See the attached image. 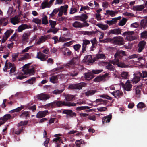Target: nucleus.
Instances as JSON below:
<instances>
[{"label": "nucleus", "instance_id": "obj_7", "mask_svg": "<svg viewBox=\"0 0 147 147\" xmlns=\"http://www.w3.org/2000/svg\"><path fill=\"white\" fill-rule=\"evenodd\" d=\"M86 85L85 83L80 82L75 84H71L68 86V88L70 90H80L82 87H85Z\"/></svg>", "mask_w": 147, "mask_h": 147}, {"label": "nucleus", "instance_id": "obj_60", "mask_svg": "<svg viewBox=\"0 0 147 147\" xmlns=\"http://www.w3.org/2000/svg\"><path fill=\"white\" fill-rule=\"evenodd\" d=\"M24 108V107L21 106L20 107H18V108L12 110L11 111L12 113L15 112H18L22 109Z\"/></svg>", "mask_w": 147, "mask_h": 147}, {"label": "nucleus", "instance_id": "obj_50", "mask_svg": "<svg viewBox=\"0 0 147 147\" xmlns=\"http://www.w3.org/2000/svg\"><path fill=\"white\" fill-rule=\"evenodd\" d=\"M141 37L147 40V31H144L141 33Z\"/></svg>", "mask_w": 147, "mask_h": 147}, {"label": "nucleus", "instance_id": "obj_18", "mask_svg": "<svg viewBox=\"0 0 147 147\" xmlns=\"http://www.w3.org/2000/svg\"><path fill=\"white\" fill-rule=\"evenodd\" d=\"M129 81V80H127V82L124 84L123 83L122 86L123 87L124 90L128 91L131 90V88L132 87V85L130 84Z\"/></svg>", "mask_w": 147, "mask_h": 147}, {"label": "nucleus", "instance_id": "obj_14", "mask_svg": "<svg viewBox=\"0 0 147 147\" xmlns=\"http://www.w3.org/2000/svg\"><path fill=\"white\" fill-rule=\"evenodd\" d=\"M63 77V75H53L50 78V81L53 83H57L58 82V80L60 79L61 80Z\"/></svg>", "mask_w": 147, "mask_h": 147}, {"label": "nucleus", "instance_id": "obj_51", "mask_svg": "<svg viewBox=\"0 0 147 147\" xmlns=\"http://www.w3.org/2000/svg\"><path fill=\"white\" fill-rule=\"evenodd\" d=\"M105 58V55L104 54L99 53L96 55L95 57L96 59H103Z\"/></svg>", "mask_w": 147, "mask_h": 147}, {"label": "nucleus", "instance_id": "obj_63", "mask_svg": "<svg viewBox=\"0 0 147 147\" xmlns=\"http://www.w3.org/2000/svg\"><path fill=\"white\" fill-rule=\"evenodd\" d=\"M23 73H21L20 75L16 77V78L18 79L22 80L26 77V76H23Z\"/></svg>", "mask_w": 147, "mask_h": 147}, {"label": "nucleus", "instance_id": "obj_47", "mask_svg": "<svg viewBox=\"0 0 147 147\" xmlns=\"http://www.w3.org/2000/svg\"><path fill=\"white\" fill-rule=\"evenodd\" d=\"M45 41V38L44 36H42L39 38L38 40L36 42V44L40 45L41 43L44 42Z\"/></svg>", "mask_w": 147, "mask_h": 147}, {"label": "nucleus", "instance_id": "obj_33", "mask_svg": "<svg viewBox=\"0 0 147 147\" xmlns=\"http://www.w3.org/2000/svg\"><path fill=\"white\" fill-rule=\"evenodd\" d=\"M72 26L75 28H82V23L80 22L76 21L72 24Z\"/></svg>", "mask_w": 147, "mask_h": 147}, {"label": "nucleus", "instance_id": "obj_10", "mask_svg": "<svg viewBox=\"0 0 147 147\" xmlns=\"http://www.w3.org/2000/svg\"><path fill=\"white\" fill-rule=\"evenodd\" d=\"M123 38L120 36L114 37L113 38V43L116 45H123Z\"/></svg>", "mask_w": 147, "mask_h": 147}, {"label": "nucleus", "instance_id": "obj_3", "mask_svg": "<svg viewBox=\"0 0 147 147\" xmlns=\"http://www.w3.org/2000/svg\"><path fill=\"white\" fill-rule=\"evenodd\" d=\"M69 104H65L64 102H62V101L55 100L53 102L46 104L45 106L46 107H51V108H55L56 107H62V105L69 106Z\"/></svg>", "mask_w": 147, "mask_h": 147}, {"label": "nucleus", "instance_id": "obj_20", "mask_svg": "<svg viewBox=\"0 0 147 147\" xmlns=\"http://www.w3.org/2000/svg\"><path fill=\"white\" fill-rule=\"evenodd\" d=\"M19 16L20 15H17L11 18L10 20L11 23L14 25L19 23L20 21Z\"/></svg>", "mask_w": 147, "mask_h": 147}, {"label": "nucleus", "instance_id": "obj_36", "mask_svg": "<svg viewBox=\"0 0 147 147\" xmlns=\"http://www.w3.org/2000/svg\"><path fill=\"white\" fill-rule=\"evenodd\" d=\"M76 17L80 18V20L83 22L86 21V20L88 18V16L84 14H82L80 16H76Z\"/></svg>", "mask_w": 147, "mask_h": 147}, {"label": "nucleus", "instance_id": "obj_35", "mask_svg": "<svg viewBox=\"0 0 147 147\" xmlns=\"http://www.w3.org/2000/svg\"><path fill=\"white\" fill-rule=\"evenodd\" d=\"M76 147H80L81 144H85L86 143V142H84L82 139L78 140H76L75 142Z\"/></svg>", "mask_w": 147, "mask_h": 147}, {"label": "nucleus", "instance_id": "obj_22", "mask_svg": "<svg viewBox=\"0 0 147 147\" xmlns=\"http://www.w3.org/2000/svg\"><path fill=\"white\" fill-rule=\"evenodd\" d=\"M48 113V111L47 110H45L43 111H39L36 115V117L40 118L45 117Z\"/></svg>", "mask_w": 147, "mask_h": 147}, {"label": "nucleus", "instance_id": "obj_53", "mask_svg": "<svg viewBox=\"0 0 147 147\" xmlns=\"http://www.w3.org/2000/svg\"><path fill=\"white\" fill-rule=\"evenodd\" d=\"M128 76V73L126 72L123 71L121 74V76L122 79H127Z\"/></svg>", "mask_w": 147, "mask_h": 147}, {"label": "nucleus", "instance_id": "obj_48", "mask_svg": "<svg viewBox=\"0 0 147 147\" xmlns=\"http://www.w3.org/2000/svg\"><path fill=\"white\" fill-rule=\"evenodd\" d=\"M48 18L47 16L46 15L43 17L42 20V23L45 25H46L48 24L49 22L48 20Z\"/></svg>", "mask_w": 147, "mask_h": 147}, {"label": "nucleus", "instance_id": "obj_49", "mask_svg": "<svg viewBox=\"0 0 147 147\" xmlns=\"http://www.w3.org/2000/svg\"><path fill=\"white\" fill-rule=\"evenodd\" d=\"M32 22L35 24H37L38 25H40L41 23V19H39L38 18H33L32 20Z\"/></svg>", "mask_w": 147, "mask_h": 147}, {"label": "nucleus", "instance_id": "obj_25", "mask_svg": "<svg viewBox=\"0 0 147 147\" xmlns=\"http://www.w3.org/2000/svg\"><path fill=\"white\" fill-rule=\"evenodd\" d=\"M112 118V115L111 114H109V115L108 116L104 117L102 119L103 123L104 124L105 123L110 122Z\"/></svg>", "mask_w": 147, "mask_h": 147}, {"label": "nucleus", "instance_id": "obj_9", "mask_svg": "<svg viewBox=\"0 0 147 147\" xmlns=\"http://www.w3.org/2000/svg\"><path fill=\"white\" fill-rule=\"evenodd\" d=\"M109 77V74L106 73L104 75H100L95 78L94 79V81L98 82L101 81L105 82L108 80Z\"/></svg>", "mask_w": 147, "mask_h": 147}, {"label": "nucleus", "instance_id": "obj_21", "mask_svg": "<svg viewBox=\"0 0 147 147\" xmlns=\"http://www.w3.org/2000/svg\"><path fill=\"white\" fill-rule=\"evenodd\" d=\"M46 55L45 54L41 52H37L36 57L40 59L41 61H44L47 58V57H46Z\"/></svg>", "mask_w": 147, "mask_h": 147}, {"label": "nucleus", "instance_id": "obj_54", "mask_svg": "<svg viewBox=\"0 0 147 147\" xmlns=\"http://www.w3.org/2000/svg\"><path fill=\"white\" fill-rule=\"evenodd\" d=\"M49 22L50 25L51 26L52 28H54L56 24V22L53 21L51 20H49Z\"/></svg>", "mask_w": 147, "mask_h": 147}, {"label": "nucleus", "instance_id": "obj_46", "mask_svg": "<svg viewBox=\"0 0 147 147\" xmlns=\"http://www.w3.org/2000/svg\"><path fill=\"white\" fill-rule=\"evenodd\" d=\"M36 80V78L32 77L31 78L26 81L25 82L27 83L30 84H33L34 82H35Z\"/></svg>", "mask_w": 147, "mask_h": 147}, {"label": "nucleus", "instance_id": "obj_2", "mask_svg": "<svg viewBox=\"0 0 147 147\" xmlns=\"http://www.w3.org/2000/svg\"><path fill=\"white\" fill-rule=\"evenodd\" d=\"M79 62V60L78 57H74L70 62L64 65L63 67H60V69H61L64 68V67L66 68H74L76 65H78Z\"/></svg>", "mask_w": 147, "mask_h": 147}, {"label": "nucleus", "instance_id": "obj_12", "mask_svg": "<svg viewBox=\"0 0 147 147\" xmlns=\"http://www.w3.org/2000/svg\"><path fill=\"white\" fill-rule=\"evenodd\" d=\"M121 29L119 28H115L113 29H111L108 32L107 34V36H109L111 34L119 35L121 34Z\"/></svg>", "mask_w": 147, "mask_h": 147}, {"label": "nucleus", "instance_id": "obj_64", "mask_svg": "<svg viewBox=\"0 0 147 147\" xmlns=\"http://www.w3.org/2000/svg\"><path fill=\"white\" fill-rule=\"evenodd\" d=\"M145 107V105L144 104V103L140 102L137 105V107L138 108H143Z\"/></svg>", "mask_w": 147, "mask_h": 147}, {"label": "nucleus", "instance_id": "obj_62", "mask_svg": "<svg viewBox=\"0 0 147 147\" xmlns=\"http://www.w3.org/2000/svg\"><path fill=\"white\" fill-rule=\"evenodd\" d=\"M63 91L62 90L56 89L53 92V94L56 95L59 94L63 92Z\"/></svg>", "mask_w": 147, "mask_h": 147}, {"label": "nucleus", "instance_id": "obj_57", "mask_svg": "<svg viewBox=\"0 0 147 147\" xmlns=\"http://www.w3.org/2000/svg\"><path fill=\"white\" fill-rule=\"evenodd\" d=\"M13 32V30H7L5 33V36L7 38L8 37L10 36V35L12 34Z\"/></svg>", "mask_w": 147, "mask_h": 147}, {"label": "nucleus", "instance_id": "obj_56", "mask_svg": "<svg viewBox=\"0 0 147 147\" xmlns=\"http://www.w3.org/2000/svg\"><path fill=\"white\" fill-rule=\"evenodd\" d=\"M27 73L30 75H34L35 73V70L33 68L28 69L27 70Z\"/></svg>", "mask_w": 147, "mask_h": 147}, {"label": "nucleus", "instance_id": "obj_5", "mask_svg": "<svg viewBox=\"0 0 147 147\" xmlns=\"http://www.w3.org/2000/svg\"><path fill=\"white\" fill-rule=\"evenodd\" d=\"M103 71V70L102 69L93 70L92 71V73L88 72L87 73H84L85 78L87 80H90L94 78L93 74H99Z\"/></svg>", "mask_w": 147, "mask_h": 147}, {"label": "nucleus", "instance_id": "obj_26", "mask_svg": "<svg viewBox=\"0 0 147 147\" xmlns=\"http://www.w3.org/2000/svg\"><path fill=\"white\" fill-rule=\"evenodd\" d=\"M48 0H44L41 4L40 7L42 9L46 7L50 8L51 5L48 2Z\"/></svg>", "mask_w": 147, "mask_h": 147}, {"label": "nucleus", "instance_id": "obj_52", "mask_svg": "<svg viewBox=\"0 0 147 147\" xmlns=\"http://www.w3.org/2000/svg\"><path fill=\"white\" fill-rule=\"evenodd\" d=\"M127 21L126 18H123L119 22L118 25L120 26H123L125 24Z\"/></svg>", "mask_w": 147, "mask_h": 147}, {"label": "nucleus", "instance_id": "obj_27", "mask_svg": "<svg viewBox=\"0 0 147 147\" xmlns=\"http://www.w3.org/2000/svg\"><path fill=\"white\" fill-rule=\"evenodd\" d=\"M117 13V12L116 11H115L111 10H107L106 11V13H105V15L106 16L110 15L111 17H114Z\"/></svg>", "mask_w": 147, "mask_h": 147}, {"label": "nucleus", "instance_id": "obj_16", "mask_svg": "<svg viewBox=\"0 0 147 147\" xmlns=\"http://www.w3.org/2000/svg\"><path fill=\"white\" fill-rule=\"evenodd\" d=\"M38 99L40 100L46 101L50 98V96L47 94L42 93L37 95Z\"/></svg>", "mask_w": 147, "mask_h": 147}, {"label": "nucleus", "instance_id": "obj_1", "mask_svg": "<svg viewBox=\"0 0 147 147\" xmlns=\"http://www.w3.org/2000/svg\"><path fill=\"white\" fill-rule=\"evenodd\" d=\"M125 52L123 50H118L114 55V57L116 59L110 62L111 63L114 65L118 63L117 65L118 67L123 68L124 65L121 63H119V59H121L123 56H126Z\"/></svg>", "mask_w": 147, "mask_h": 147}, {"label": "nucleus", "instance_id": "obj_55", "mask_svg": "<svg viewBox=\"0 0 147 147\" xmlns=\"http://www.w3.org/2000/svg\"><path fill=\"white\" fill-rule=\"evenodd\" d=\"M81 47V45L79 44H76L73 46V47L75 50L77 51L78 52H79V51Z\"/></svg>", "mask_w": 147, "mask_h": 147}, {"label": "nucleus", "instance_id": "obj_17", "mask_svg": "<svg viewBox=\"0 0 147 147\" xmlns=\"http://www.w3.org/2000/svg\"><path fill=\"white\" fill-rule=\"evenodd\" d=\"M95 61L94 59H92V56L90 55L85 56L83 59V62H86L88 64L89 63L94 62Z\"/></svg>", "mask_w": 147, "mask_h": 147}, {"label": "nucleus", "instance_id": "obj_42", "mask_svg": "<svg viewBox=\"0 0 147 147\" xmlns=\"http://www.w3.org/2000/svg\"><path fill=\"white\" fill-rule=\"evenodd\" d=\"M99 42L101 43H108L111 42L113 43V38H108L102 40H100Z\"/></svg>", "mask_w": 147, "mask_h": 147}, {"label": "nucleus", "instance_id": "obj_39", "mask_svg": "<svg viewBox=\"0 0 147 147\" xmlns=\"http://www.w3.org/2000/svg\"><path fill=\"white\" fill-rule=\"evenodd\" d=\"M97 26L102 30H106L108 28V26L107 24L104 25L101 24H97Z\"/></svg>", "mask_w": 147, "mask_h": 147}, {"label": "nucleus", "instance_id": "obj_8", "mask_svg": "<svg viewBox=\"0 0 147 147\" xmlns=\"http://www.w3.org/2000/svg\"><path fill=\"white\" fill-rule=\"evenodd\" d=\"M28 121H26L24 122L21 121L19 123L18 128L15 130V133L17 135L20 134L23 129L24 127L23 126L26 125L28 123Z\"/></svg>", "mask_w": 147, "mask_h": 147}, {"label": "nucleus", "instance_id": "obj_29", "mask_svg": "<svg viewBox=\"0 0 147 147\" xmlns=\"http://www.w3.org/2000/svg\"><path fill=\"white\" fill-rule=\"evenodd\" d=\"M62 51L64 55L68 56H70L72 53V52L69 48L66 47H64L63 48Z\"/></svg>", "mask_w": 147, "mask_h": 147}, {"label": "nucleus", "instance_id": "obj_11", "mask_svg": "<svg viewBox=\"0 0 147 147\" xmlns=\"http://www.w3.org/2000/svg\"><path fill=\"white\" fill-rule=\"evenodd\" d=\"M146 44V42L144 40L140 41L138 44L136 48L137 51L138 53L142 52L144 49Z\"/></svg>", "mask_w": 147, "mask_h": 147}, {"label": "nucleus", "instance_id": "obj_34", "mask_svg": "<svg viewBox=\"0 0 147 147\" xmlns=\"http://www.w3.org/2000/svg\"><path fill=\"white\" fill-rule=\"evenodd\" d=\"M95 102L97 105L102 104H106L107 103V100H103L102 99H96Z\"/></svg>", "mask_w": 147, "mask_h": 147}, {"label": "nucleus", "instance_id": "obj_58", "mask_svg": "<svg viewBox=\"0 0 147 147\" xmlns=\"http://www.w3.org/2000/svg\"><path fill=\"white\" fill-rule=\"evenodd\" d=\"M59 10V8L55 9L50 14V16H51V17H53L58 12Z\"/></svg>", "mask_w": 147, "mask_h": 147}, {"label": "nucleus", "instance_id": "obj_24", "mask_svg": "<svg viewBox=\"0 0 147 147\" xmlns=\"http://www.w3.org/2000/svg\"><path fill=\"white\" fill-rule=\"evenodd\" d=\"M111 94L117 99L122 96L123 94V92L119 90L113 91L111 93Z\"/></svg>", "mask_w": 147, "mask_h": 147}, {"label": "nucleus", "instance_id": "obj_6", "mask_svg": "<svg viewBox=\"0 0 147 147\" xmlns=\"http://www.w3.org/2000/svg\"><path fill=\"white\" fill-rule=\"evenodd\" d=\"M74 96L73 95H67L65 97V101H62V102H64L65 104L67 103L69 104V106H66L65 105H62V106H76V104L74 103H72L70 102V101H72L74 100Z\"/></svg>", "mask_w": 147, "mask_h": 147}, {"label": "nucleus", "instance_id": "obj_44", "mask_svg": "<svg viewBox=\"0 0 147 147\" xmlns=\"http://www.w3.org/2000/svg\"><path fill=\"white\" fill-rule=\"evenodd\" d=\"M131 58H137L139 61H140L141 60L143 59V57L142 56H140V55L139 54H134L131 56Z\"/></svg>", "mask_w": 147, "mask_h": 147}, {"label": "nucleus", "instance_id": "obj_37", "mask_svg": "<svg viewBox=\"0 0 147 147\" xmlns=\"http://www.w3.org/2000/svg\"><path fill=\"white\" fill-rule=\"evenodd\" d=\"M144 6L143 5L134 6L133 7V10L134 11H142L144 8Z\"/></svg>", "mask_w": 147, "mask_h": 147}, {"label": "nucleus", "instance_id": "obj_31", "mask_svg": "<svg viewBox=\"0 0 147 147\" xmlns=\"http://www.w3.org/2000/svg\"><path fill=\"white\" fill-rule=\"evenodd\" d=\"M28 28V26L26 24H22L18 27V31L19 32H22L24 30Z\"/></svg>", "mask_w": 147, "mask_h": 147}, {"label": "nucleus", "instance_id": "obj_61", "mask_svg": "<svg viewBox=\"0 0 147 147\" xmlns=\"http://www.w3.org/2000/svg\"><path fill=\"white\" fill-rule=\"evenodd\" d=\"M83 33L84 35H91L92 34H94L95 33L93 31H83Z\"/></svg>", "mask_w": 147, "mask_h": 147}, {"label": "nucleus", "instance_id": "obj_59", "mask_svg": "<svg viewBox=\"0 0 147 147\" xmlns=\"http://www.w3.org/2000/svg\"><path fill=\"white\" fill-rule=\"evenodd\" d=\"M74 68H76L79 71H81L84 69V67L83 66L80 65H76Z\"/></svg>", "mask_w": 147, "mask_h": 147}, {"label": "nucleus", "instance_id": "obj_15", "mask_svg": "<svg viewBox=\"0 0 147 147\" xmlns=\"http://www.w3.org/2000/svg\"><path fill=\"white\" fill-rule=\"evenodd\" d=\"M133 31H126L123 33L124 35H127L126 36V38L129 41H132L135 40L136 37L132 35L134 34Z\"/></svg>", "mask_w": 147, "mask_h": 147}, {"label": "nucleus", "instance_id": "obj_19", "mask_svg": "<svg viewBox=\"0 0 147 147\" xmlns=\"http://www.w3.org/2000/svg\"><path fill=\"white\" fill-rule=\"evenodd\" d=\"M141 76V73L140 72L136 74L131 80L132 82L135 84L138 83L140 80Z\"/></svg>", "mask_w": 147, "mask_h": 147}, {"label": "nucleus", "instance_id": "obj_23", "mask_svg": "<svg viewBox=\"0 0 147 147\" xmlns=\"http://www.w3.org/2000/svg\"><path fill=\"white\" fill-rule=\"evenodd\" d=\"M63 113L66 114L70 117H72L74 116H76V113L75 112H73L71 110H64L63 111Z\"/></svg>", "mask_w": 147, "mask_h": 147}, {"label": "nucleus", "instance_id": "obj_45", "mask_svg": "<svg viewBox=\"0 0 147 147\" xmlns=\"http://www.w3.org/2000/svg\"><path fill=\"white\" fill-rule=\"evenodd\" d=\"M140 25L142 28L145 29V27L147 26V20L145 19L142 20L140 22Z\"/></svg>", "mask_w": 147, "mask_h": 147}, {"label": "nucleus", "instance_id": "obj_32", "mask_svg": "<svg viewBox=\"0 0 147 147\" xmlns=\"http://www.w3.org/2000/svg\"><path fill=\"white\" fill-rule=\"evenodd\" d=\"M30 35V33L29 32L24 33L22 36V41L23 42H25L28 41V37Z\"/></svg>", "mask_w": 147, "mask_h": 147}, {"label": "nucleus", "instance_id": "obj_28", "mask_svg": "<svg viewBox=\"0 0 147 147\" xmlns=\"http://www.w3.org/2000/svg\"><path fill=\"white\" fill-rule=\"evenodd\" d=\"M30 111H24L22 113L20 117L21 118H24L26 119L30 117Z\"/></svg>", "mask_w": 147, "mask_h": 147}, {"label": "nucleus", "instance_id": "obj_13", "mask_svg": "<svg viewBox=\"0 0 147 147\" xmlns=\"http://www.w3.org/2000/svg\"><path fill=\"white\" fill-rule=\"evenodd\" d=\"M90 42L88 40L85 39L83 40V43L82 47V50L80 53V56H81L83 53L85 52L86 51V47L87 45L90 44Z\"/></svg>", "mask_w": 147, "mask_h": 147}, {"label": "nucleus", "instance_id": "obj_4", "mask_svg": "<svg viewBox=\"0 0 147 147\" xmlns=\"http://www.w3.org/2000/svg\"><path fill=\"white\" fill-rule=\"evenodd\" d=\"M16 69L15 65L10 62L7 63V62H6L4 68L3 69L5 72L10 71V74L14 73L16 71Z\"/></svg>", "mask_w": 147, "mask_h": 147}, {"label": "nucleus", "instance_id": "obj_30", "mask_svg": "<svg viewBox=\"0 0 147 147\" xmlns=\"http://www.w3.org/2000/svg\"><path fill=\"white\" fill-rule=\"evenodd\" d=\"M62 135V134H58L55 135L54 136L56 138H54L53 140V142H62L61 140L62 139L61 137H59V136H61Z\"/></svg>", "mask_w": 147, "mask_h": 147}, {"label": "nucleus", "instance_id": "obj_43", "mask_svg": "<svg viewBox=\"0 0 147 147\" xmlns=\"http://www.w3.org/2000/svg\"><path fill=\"white\" fill-rule=\"evenodd\" d=\"M142 87V85H140L137 86L135 89V92L136 94L140 95V94Z\"/></svg>", "mask_w": 147, "mask_h": 147}, {"label": "nucleus", "instance_id": "obj_41", "mask_svg": "<svg viewBox=\"0 0 147 147\" xmlns=\"http://www.w3.org/2000/svg\"><path fill=\"white\" fill-rule=\"evenodd\" d=\"M11 117V116L10 114H7L4 115L3 117H1L0 119L3 120L5 123L6 121L10 119Z\"/></svg>", "mask_w": 147, "mask_h": 147}, {"label": "nucleus", "instance_id": "obj_38", "mask_svg": "<svg viewBox=\"0 0 147 147\" xmlns=\"http://www.w3.org/2000/svg\"><path fill=\"white\" fill-rule=\"evenodd\" d=\"M96 92L95 90H90L85 93V94L86 96H92Z\"/></svg>", "mask_w": 147, "mask_h": 147}, {"label": "nucleus", "instance_id": "obj_40", "mask_svg": "<svg viewBox=\"0 0 147 147\" xmlns=\"http://www.w3.org/2000/svg\"><path fill=\"white\" fill-rule=\"evenodd\" d=\"M105 68L110 71H113L114 70V66L109 63H107V64L105 66Z\"/></svg>", "mask_w": 147, "mask_h": 147}]
</instances>
